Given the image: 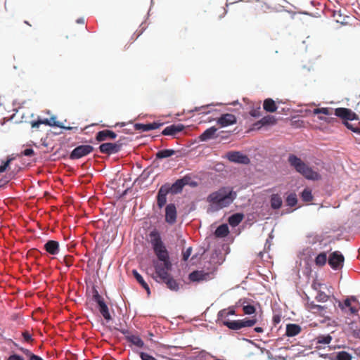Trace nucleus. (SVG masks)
<instances>
[{
	"instance_id": "obj_1",
	"label": "nucleus",
	"mask_w": 360,
	"mask_h": 360,
	"mask_svg": "<svg viewBox=\"0 0 360 360\" xmlns=\"http://www.w3.org/2000/svg\"><path fill=\"white\" fill-rule=\"evenodd\" d=\"M150 243L156 256L153 260V266L157 276L166 284L168 289L177 292L179 283L169 274L172 269V262L160 231L157 229L149 233Z\"/></svg>"
},
{
	"instance_id": "obj_2",
	"label": "nucleus",
	"mask_w": 360,
	"mask_h": 360,
	"mask_svg": "<svg viewBox=\"0 0 360 360\" xmlns=\"http://www.w3.org/2000/svg\"><path fill=\"white\" fill-rule=\"evenodd\" d=\"M236 198L237 193L232 187L222 186L207 195L206 200L209 206L207 212L213 213L227 207Z\"/></svg>"
},
{
	"instance_id": "obj_3",
	"label": "nucleus",
	"mask_w": 360,
	"mask_h": 360,
	"mask_svg": "<svg viewBox=\"0 0 360 360\" xmlns=\"http://www.w3.org/2000/svg\"><path fill=\"white\" fill-rule=\"evenodd\" d=\"M288 162L292 168L303 176L306 179L310 181H318L321 179V176L296 155L290 153L288 157Z\"/></svg>"
},
{
	"instance_id": "obj_4",
	"label": "nucleus",
	"mask_w": 360,
	"mask_h": 360,
	"mask_svg": "<svg viewBox=\"0 0 360 360\" xmlns=\"http://www.w3.org/2000/svg\"><path fill=\"white\" fill-rule=\"evenodd\" d=\"M92 300L96 303L99 312L106 322L110 321L112 320V316L110 313L109 308L95 286L92 288Z\"/></svg>"
},
{
	"instance_id": "obj_5",
	"label": "nucleus",
	"mask_w": 360,
	"mask_h": 360,
	"mask_svg": "<svg viewBox=\"0 0 360 360\" xmlns=\"http://www.w3.org/2000/svg\"><path fill=\"white\" fill-rule=\"evenodd\" d=\"M92 300L96 303L99 312L106 322L110 321L112 320V316L110 313L109 308L95 286L92 288Z\"/></svg>"
},
{
	"instance_id": "obj_6",
	"label": "nucleus",
	"mask_w": 360,
	"mask_h": 360,
	"mask_svg": "<svg viewBox=\"0 0 360 360\" xmlns=\"http://www.w3.org/2000/svg\"><path fill=\"white\" fill-rule=\"evenodd\" d=\"M307 243L309 246L303 250L302 255L309 258L314 256L318 250H321L326 245V243H323V240L318 236L309 237Z\"/></svg>"
},
{
	"instance_id": "obj_7",
	"label": "nucleus",
	"mask_w": 360,
	"mask_h": 360,
	"mask_svg": "<svg viewBox=\"0 0 360 360\" xmlns=\"http://www.w3.org/2000/svg\"><path fill=\"white\" fill-rule=\"evenodd\" d=\"M94 150V146L89 144H81L76 146L70 153L69 158L70 160H79L82 158L91 153H92Z\"/></svg>"
},
{
	"instance_id": "obj_8",
	"label": "nucleus",
	"mask_w": 360,
	"mask_h": 360,
	"mask_svg": "<svg viewBox=\"0 0 360 360\" xmlns=\"http://www.w3.org/2000/svg\"><path fill=\"white\" fill-rule=\"evenodd\" d=\"M225 158H226L229 162L240 164V165H249L250 162V160L249 157L238 150H231L226 153Z\"/></svg>"
},
{
	"instance_id": "obj_9",
	"label": "nucleus",
	"mask_w": 360,
	"mask_h": 360,
	"mask_svg": "<svg viewBox=\"0 0 360 360\" xmlns=\"http://www.w3.org/2000/svg\"><path fill=\"white\" fill-rule=\"evenodd\" d=\"M345 257L340 251H334L329 255L328 263L333 270H338L343 267Z\"/></svg>"
},
{
	"instance_id": "obj_10",
	"label": "nucleus",
	"mask_w": 360,
	"mask_h": 360,
	"mask_svg": "<svg viewBox=\"0 0 360 360\" xmlns=\"http://www.w3.org/2000/svg\"><path fill=\"white\" fill-rule=\"evenodd\" d=\"M99 151L108 155L116 154L120 151V143L105 142L100 144L98 146Z\"/></svg>"
},
{
	"instance_id": "obj_11",
	"label": "nucleus",
	"mask_w": 360,
	"mask_h": 360,
	"mask_svg": "<svg viewBox=\"0 0 360 360\" xmlns=\"http://www.w3.org/2000/svg\"><path fill=\"white\" fill-rule=\"evenodd\" d=\"M177 210L175 204L169 203L165 206V221L174 224L176 221Z\"/></svg>"
},
{
	"instance_id": "obj_12",
	"label": "nucleus",
	"mask_w": 360,
	"mask_h": 360,
	"mask_svg": "<svg viewBox=\"0 0 360 360\" xmlns=\"http://www.w3.org/2000/svg\"><path fill=\"white\" fill-rule=\"evenodd\" d=\"M164 125V122H160L159 121H155L149 123H136L134 125V127L137 131H149L151 130L159 129L160 127Z\"/></svg>"
},
{
	"instance_id": "obj_13",
	"label": "nucleus",
	"mask_w": 360,
	"mask_h": 360,
	"mask_svg": "<svg viewBox=\"0 0 360 360\" xmlns=\"http://www.w3.org/2000/svg\"><path fill=\"white\" fill-rule=\"evenodd\" d=\"M117 136V135L114 131L104 129L96 132L95 139L97 142H103L107 140H115Z\"/></svg>"
},
{
	"instance_id": "obj_14",
	"label": "nucleus",
	"mask_w": 360,
	"mask_h": 360,
	"mask_svg": "<svg viewBox=\"0 0 360 360\" xmlns=\"http://www.w3.org/2000/svg\"><path fill=\"white\" fill-rule=\"evenodd\" d=\"M186 128L183 124H172L166 127L161 132L163 136H175L176 134L182 131Z\"/></svg>"
},
{
	"instance_id": "obj_15",
	"label": "nucleus",
	"mask_w": 360,
	"mask_h": 360,
	"mask_svg": "<svg viewBox=\"0 0 360 360\" xmlns=\"http://www.w3.org/2000/svg\"><path fill=\"white\" fill-rule=\"evenodd\" d=\"M169 193H170L167 190V186L162 184L158 191L156 195L157 205L160 209H162L164 206H165L167 203V195Z\"/></svg>"
},
{
	"instance_id": "obj_16",
	"label": "nucleus",
	"mask_w": 360,
	"mask_h": 360,
	"mask_svg": "<svg viewBox=\"0 0 360 360\" xmlns=\"http://www.w3.org/2000/svg\"><path fill=\"white\" fill-rule=\"evenodd\" d=\"M236 117L231 113L222 114L217 121V124L223 127L236 124Z\"/></svg>"
},
{
	"instance_id": "obj_17",
	"label": "nucleus",
	"mask_w": 360,
	"mask_h": 360,
	"mask_svg": "<svg viewBox=\"0 0 360 360\" xmlns=\"http://www.w3.org/2000/svg\"><path fill=\"white\" fill-rule=\"evenodd\" d=\"M210 274L204 271L194 270L188 274V279L192 282L207 281L210 278Z\"/></svg>"
},
{
	"instance_id": "obj_18",
	"label": "nucleus",
	"mask_w": 360,
	"mask_h": 360,
	"mask_svg": "<svg viewBox=\"0 0 360 360\" xmlns=\"http://www.w3.org/2000/svg\"><path fill=\"white\" fill-rule=\"evenodd\" d=\"M44 248L48 254L56 255L60 252V244L57 240H49L44 243Z\"/></svg>"
},
{
	"instance_id": "obj_19",
	"label": "nucleus",
	"mask_w": 360,
	"mask_h": 360,
	"mask_svg": "<svg viewBox=\"0 0 360 360\" xmlns=\"http://www.w3.org/2000/svg\"><path fill=\"white\" fill-rule=\"evenodd\" d=\"M217 131V128L214 126L207 128L199 136L200 141L206 142L217 137V135H216Z\"/></svg>"
},
{
	"instance_id": "obj_20",
	"label": "nucleus",
	"mask_w": 360,
	"mask_h": 360,
	"mask_svg": "<svg viewBox=\"0 0 360 360\" xmlns=\"http://www.w3.org/2000/svg\"><path fill=\"white\" fill-rule=\"evenodd\" d=\"M164 185L167 186V188L169 191V193L174 195L180 193L183 191V188H184L181 178L176 179L171 185L168 183H165L164 184Z\"/></svg>"
},
{
	"instance_id": "obj_21",
	"label": "nucleus",
	"mask_w": 360,
	"mask_h": 360,
	"mask_svg": "<svg viewBox=\"0 0 360 360\" xmlns=\"http://www.w3.org/2000/svg\"><path fill=\"white\" fill-rule=\"evenodd\" d=\"M302 330L301 326L297 323H288L286 325L285 335L287 337H295Z\"/></svg>"
},
{
	"instance_id": "obj_22",
	"label": "nucleus",
	"mask_w": 360,
	"mask_h": 360,
	"mask_svg": "<svg viewBox=\"0 0 360 360\" xmlns=\"http://www.w3.org/2000/svg\"><path fill=\"white\" fill-rule=\"evenodd\" d=\"M132 275L134 278L136 279V281L141 285V286L146 290L147 292L148 295H150V289L148 285V284L145 281L143 276L139 273V271L136 269H133Z\"/></svg>"
},
{
	"instance_id": "obj_23",
	"label": "nucleus",
	"mask_w": 360,
	"mask_h": 360,
	"mask_svg": "<svg viewBox=\"0 0 360 360\" xmlns=\"http://www.w3.org/2000/svg\"><path fill=\"white\" fill-rule=\"evenodd\" d=\"M244 219V214L242 212H236L231 214L228 218V222L231 227H236Z\"/></svg>"
},
{
	"instance_id": "obj_24",
	"label": "nucleus",
	"mask_w": 360,
	"mask_h": 360,
	"mask_svg": "<svg viewBox=\"0 0 360 360\" xmlns=\"http://www.w3.org/2000/svg\"><path fill=\"white\" fill-rule=\"evenodd\" d=\"M229 232L230 231L228 224L224 223L217 227L214 234L216 238H223L226 237Z\"/></svg>"
},
{
	"instance_id": "obj_25",
	"label": "nucleus",
	"mask_w": 360,
	"mask_h": 360,
	"mask_svg": "<svg viewBox=\"0 0 360 360\" xmlns=\"http://www.w3.org/2000/svg\"><path fill=\"white\" fill-rule=\"evenodd\" d=\"M125 339L131 345H134L139 348H143L145 346L143 340L138 335H128L125 336Z\"/></svg>"
},
{
	"instance_id": "obj_26",
	"label": "nucleus",
	"mask_w": 360,
	"mask_h": 360,
	"mask_svg": "<svg viewBox=\"0 0 360 360\" xmlns=\"http://www.w3.org/2000/svg\"><path fill=\"white\" fill-rule=\"evenodd\" d=\"M222 325L225 326L230 330H238L242 328L241 320H229L226 319L222 321Z\"/></svg>"
},
{
	"instance_id": "obj_27",
	"label": "nucleus",
	"mask_w": 360,
	"mask_h": 360,
	"mask_svg": "<svg viewBox=\"0 0 360 360\" xmlns=\"http://www.w3.org/2000/svg\"><path fill=\"white\" fill-rule=\"evenodd\" d=\"M263 109L268 112H274L277 110L278 106L274 100L268 98L264 100Z\"/></svg>"
},
{
	"instance_id": "obj_28",
	"label": "nucleus",
	"mask_w": 360,
	"mask_h": 360,
	"mask_svg": "<svg viewBox=\"0 0 360 360\" xmlns=\"http://www.w3.org/2000/svg\"><path fill=\"white\" fill-rule=\"evenodd\" d=\"M176 153V151L172 148L159 150L155 154V159L162 160L165 158H168L175 155Z\"/></svg>"
},
{
	"instance_id": "obj_29",
	"label": "nucleus",
	"mask_w": 360,
	"mask_h": 360,
	"mask_svg": "<svg viewBox=\"0 0 360 360\" xmlns=\"http://www.w3.org/2000/svg\"><path fill=\"white\" fill-rule=\"evenodd\" d=\"M271 207L273 210H278L282 207L283 200L281 197L278 194H272L270 197Z\"/></svg>"
},
{
	"instance_id": "obj_30",
	"label": "nucleus",
	"mask_w": 360,
	"mask_h": 360,
	"mask_svg": "<svg viewBox=\"0 0 360 360\" xmlns=\"http://www.w3.org/2000/svg\"><path fill=\"white\" fill-rule=\"evenodd\" d=\"M330 360H352V356L346 351H340L329 357Z\"/></svg>"
},
{
	"instance_id": "obj_31",
	"label": "nucleus",
	"mask_w": 360,
	"mask_h": 360,
	"mask_svg": "<svg viewBox=\"0 0 360 360\" xmlns=\"http://www.w3.org/2000/svg\"><path fill=\"white\" fill-rule=\"evenodd\" d=\"M221 105V103L214 104L212 103L204 105H202L200 107H195L193 109L189 110V112L193 113V112L202 111L200 113L207 115V114H209L211 112V110H207V108H209L210 106H215V105Z\"/></svg>"
},
{
	"instance_id": "obj_32",
	"label": "nucleus",
	"mask_w": 360,
	"mask_h": 360,
	"mask_svg": "<svg viewBox=\"0 0 360 360\" xmlns=\"http://www.w3.org/2000/svg\"><path fill=\"white\" fill-rule=\"evenodd\" d=\"M184 186H189L191 188H195L198 186V183L196 181L192 179V176L190 174H187L184 176L181 177Z\"/></svg>"
},
{
	"instance_id": "obj_33",
	"label": "nucleus",
	"mask_w": 360,
	"mask_h": 360,
	"mask_svg": "<svg viewBox=\"0 0 360 360\" xmlns=\"http://www.w3.org/2000/svg\"><path fill=\"white\" fill-rule=\"evenodd\" d=\"M259 123L262 126H272L276 123V119L274 115H269L263 117Z\"/></svg>"
},
{
	"instance_id": "obj_34",
	"label": "nucleus",
	"mask_w": 360,
	"mask_h": 360,
	"mask_svg": "<svg viewBox=\"0 0 360 360\" xmlns=\"http://www.w3.org/2000/svg\"><path fill=\"white\" fill-rule=\"evenodd\" d=\"M253 301L250 299H249V302H246V303L244 304L243 307V311L245 314L246 315H252L255 314L256 312V308L252 304Z\"/></svg>"
},
{
	"instance_id": "obj_35",
	"label": "nucleus",
	"mask_w": 360,
	"mask_h": 360,
	"mask_svg": "<svg viewBox=\"0 0 360 360\" xmlns=\"http://www.w3.org/2000/svg\"><path fill=\"white\" fill-rule=\"evenodd\" d=\"M328 259H327V254L326 252H321L315 257V264L317 266H322L325 265Z\"/></svg>"
},
{
	"instance_id": "obj_36",
	"label": "nucleus",
	"mask_w": 360,
	"mask_h": 360,
	"mask_svg": "<svg viewBox=\"0 0 360 360\" xmlns=\"http://www.w3.org/2000/svg\"><path fill=\"white\" fill-rule=\"evenodd\" d=\"M297 197L296 193H290L285 198L286 205L290 207H295L297 204Z\"/></svg>"
},
{
	"instance_id": "obj_37",
	"label": "nucleus",
	"mask_w": 360,
	"mask_h": 360,
	"mask_svg": "<svg viewBox=\"0 0 360 360\" xmlns=\"http://www.w3.org/2000/svg\"><path fill=\"white\" fill-rule=\"evenodd\" d=\"M348 110H349V108H335L334 115L336 117L342 119V121H347Z\"/></svg>"
},
{
	"instance_id": "obj_38",
	"label": "nucleus",
	"mask_w": 360,
	"mask_h": 360,
	"mask_svg": "<svg viewBox=\"0 0 360 360\" xmlns=\"http://www.w3.org/2000/svg\"><path fill=\"white\" fill-rule=\"evenodd\" d=\"M333 338L330 334L326 335H319L316 338V344H322V345H328L330 343Z\"/></svg>"
},
{
	"instance_id": "obj_39",
	"label": "nucleus",
	"mask_w": 360,
	"mask_h": 360,
	"mask_svg": "<svg viewBox=\"0 0 360 360\" xmlns=\"http://www.w3.org/2000/svg\"><path fill=\"white\" fill-rule=\"evenodd\" d=\"M300 197L304 202H309L313 200L311 191L308 188H304L300 193Z\"/></svg>"
},
{
	"instance_id": "obj_40",
	"label": "nucleus",
	"mask_w": 360,
	"mask_h": 360,
	"mask_svg": "<svg viewBox=\"0 0 360 360\" xmlns=\"http://www.w3.org/2000/svg\"><path fill=\"white\" fill-rule=\"evenodd\" d=\"M308 307L310 309V310H313L314 311H319L321 313V316H324V314H322V311L323 310H325V309H326L325 306L316 304L314 303V301H311V302H308Z\"/></svg>"
},
{
	"instance_id": "obj_41",
	"label": "nucleus",
	"mask_w": 360,
	"mask_h": 360,
	"mask_svg": "<svg viewBox=\"0 0 360 360\" xmlns=\"http://www.w3.org/2000/svg\"><path fill=\"white\" fill-rule=\"evenodd\" d=\"M241 320L242 328L245 327H252L255 325L257 320V319H243Z\"/></svg>"
},
{
	"instance_id": "obj_42",
	"label": "nucleus",
	"mask_w": 360,
	"mask_h": 360,
	"mask_svg": "<svg viewBox=\"0 0 360 360\" xmlns=\"http://www.w3.org/2000/svg\"><path fill=\"white\" fill-rule=\"evenodd\" d=\"M133 352L139 354L141 360H157L153 356L146 352H139L135 349H133Z\"/></svg>"
},
{
	"instance_id": "obj_43",
	"label": "nucleus",
	"mask_w": 360,
	"mask_h": 360,
	"mask_svg": "<svg viewBox=\"0 0 360 360\" xmlns=\"http://www.w3.org/2000/svg\"><path fill=\"white\" fill-rule=\"evenodd\" d=\"M227 316H229L227 314L226 309H223L219 311L217 313V322L222 324V321L224 320H226V317H227Z\"/></svg>"
},
{
	"instance_id": "obj_44",
	"label": "nucleus",
	"mask_w": 360,
	"mask_h": 360,
	"mask_svg": "<svg viewBox=\"0 0 360 360\" xmlns=\"http://www.w3.org/2000/svg\"><path fill=\"white\" fill-rule=\"evenodd\" d=\"M315 299L319 302H325L328 299V295H327L324 292L321 290H317V294L315 297Z\"/></svg>"
},
{
	"instance_id": "obj_45",
	"label": "nucleus",
	"mask_w": 360,
	"mask_h": 360,
	"mask_svg": "<svg viewBox=\"0 0 360 360\" xmlns=\"http://www.w3.org/2000/svg\"><path fill=\"white\" fill-rule=\"evenodd\" d=\"M13 158L11 157H8L7 160L5 161H2L0 165V174L3 173L6 170V169L9 167L11 162L13 161Z\"/></svg>"
},
{
	"instance_id": "obj_46",
	"label": "nucleus",
	"mask_w": 360,
	"mask_h": 360,
	"mask_svg": "<svg viewBox=\"0 0 360 360\" xmlns=\"http://www.w3.org/2000/svg\"><path fill=\"white\" fill-rule=\"evenodd\" d=\"M338 306L342 311H345L347 307L349 308L351 306L350 298L349 297H347L342 302L338 301Z\"/></svg>"
},
{
	"instance_id": "obj_47",
	"label": "nucleus",
	"mask_w": 360,
	"mask_h": 360,
	"mask_svg": "<svg viewBox=\"0 0 360 360\" xmlns=\"http://www.w3.org/2000/svg\"><path fill=\"white\" fill-rule=\"evenodd\" d=\"M74 258L72 255H65L63 258V263L65 264L68 267H70L73 264Z\"/></svg>"
},
{
	"instance_id": "obj_48",
	"label": "nucleus",
	"mask_w": 360,
	"mask_h": 360,
	"mask_svg": "<svg viewBox=\"0 0 360 360\" xmlns=\"http://www.w3.org/2000/svg\"><path fill=\"white\" fill-rule=\"evenodd\" d=\"M359 116L353 112L351 109L349 108L348 112H347V121H354V120H358Z\"/></svg>"
},
{
	"instance_id": "obj_49",
	"label": "nucleus",
	"mask_w": 360,
	"mask_h": 360,
	"mask_svg": "<svg viewBox=\"0 0 360 360\" xmlns=\"http://www.w3.org/2000/svg\"><path fill=\"white\" fill-rule=\"evenodd\" d=\"M191 252H192V248L191 247H188L185 251H184L182 252V260L184 262H186L189 257L191 256Z\"/></svg>"
},
{
	"instance_id": "obj_50",
	"label": "nucleus",
	"mask_w": 360,
	"mask_h": 360,
	"mask_svg": "<svg viewBox=\"0 0 360 360\" xmlns=\"http://www.w3.org/2000/svg\"><path fill=\"white\" fill-rule=\"evenodd\" d=\"M49 120H51V124H53V123L54 124H58V125H49V127H63V123L56 120V115H52L49 119Z\"/></svg>"
},
{
	"instance_id": "obj_51",
	"label": "nucleus",
	"mask_w": 360,
	"mask_h": 360,
	"mask_svg": "<svg viewBox=\"0 0 360 360\" xmlns=\"http://www.w3.org/2000/svg\"><path fill=\"white\" fill-rule=\"evenodd\" d=\"M246 302H249V299L248 298H240V300H238L235 305H233L236 308H239V307H241L243 309L244 304L246 303Z\"/></svg>"
},
{
	"instance_id": "obj_52",
	"label": "nucleus",
	"mask_w": 360,
	"mask_h": 360,
	"mask_svg": "<svg viewBox=\"0 0 360 360\" xmlns=\"http://www.w3.org/2000/svg\"><path fill=\"white\" fill-rule=\"evenodd\" d=\"M16 347H18V349L20 350L24 354H25L27 356H28L29 359H30L32 358V355H35L34 353H32L28 349H26L24 347H19L17 345H16Z\"/></svg>"
},
{
	"instance_id": "obj_53",
	"label": "nucleus",
	"mask_w": 360,
	"mask_h": 360,
	"mask_svg": "<svg viewBox=\"0 0 360 360\" xmlns=\"http://www.w3.org/2000/svg\"><path fill=\"white\" fill-rule=\"evenodd\" d=\"M22 154L27 157H31L34 155V151L32 148H26L22 150Z\"/></svg>"
},
{
	"instance_id": "obj_54",
	"label": "nucleus",
	"mask_w": 360,
	"mask_h": 360,
	"mask_svg": "<svg viewBox=\"0 0 360 360\" xmlns=\"http://www.w3.org/2000/svg\"><path fill=\"white\" fill-rule=\"evenodd\" d=\"M22 336L25 342H30L32 340V335L27 330L23 331L22 333Z\"/></svg>"
},
{
	"instance_id": "obj_55",
	"label": "nucleus",
	"mask_w": 360,
	"mask_h": 360,
	"mask_svg": "<svg viewBox=\"0 0 360 360\" xmlns=\"http://www.w3.org/2000/svg\"><path fill=\"white\" fill-rule=\"evenodd\" d=\"M6 360H25L23 356L20 354L13 353L11 354Z\"/></svg>"
},
{
	"instance_id": "obj_56",
	"label": "nucleus",
	"mask_w": 360,
	"mask_h": 360,
	"mask_svg": "<svg viewBox=\"0 0 360 360\" xmlns=\"http://www.w3.org/2000/svg\"><path fill=\"white\" fill-rule=\"evenodd\" d=\"M129 141V138L126 136H121L120 139L116 141L115 143H120V150L122 149V146L127 143V142Z\"/></svg>"
},
{
	"instance_id": "obj_57",
	"label": "nucleus",
	"mask_w": 360,
	"mask_h": 360,
	"mask_svg": "<svg viewBox=\"0 0 360 360\" xmlns=\"http://www.w3.org/2000/svg\"><path fill=\"white\" fill-rule=\"evenodd\" d=\"M236 308L233 305L229 307L226 309L228 316H236L237 314H236Z\"/></svg>"
},
{
	"instance_id": "obj_58",
	"label": "nucleus",
	"mask_w": 360,
	"mask_h": 360,
	"mask_svg": "<svg viewBox=\"0 0 360 360\" xmlns=\"http://www.w3.org/2000/svg\"><path fill=\"white\" fill-rule=\"evenodd\" d=\"M39 120H40V123L41 124H45V125H47V126H49V125H58V124H51V120H49V118H41L39 117Z\"/></svg>"
},
{
	"instance_id": "obj_59",
	"label": "nucleus",
	"mask_w": 360,
	"mask_h": 360,
	"mask_svg": "<svg viewBox=\"0 0 360 360\" xmlns=\"http://www.w3.org/2000/svg\"><path fill=\"white\" fill-rule=\"evenodd\" d=\"M30 124L32 128H39L41 125L39 117H38L37 120L31 121Z\"/></svg>"
},
{
	"instance_id": "obj_60",
	"label": "nucleus",
	"mask_w": 360,
	"mask_h": 360,
	"mask_svg": "<svg viewBox=\"0 0 360 360\" xmlns=\"http://www.w3.org/2000/svg\"><path fill=\"white\" fill-rule=\"evenodd\" d=\"M281 316L278 314H275L273 316L272 321L274 326L278 324L281 322Z\"/></svg>"
},
{
	"instance_id": "obj_61",
	"label": "nucleus",
	"mask_w": 360,
	"mask_h": 360,
	"mask_svg": "<svg viewBox=\"0 0 360 360\" xmlns=\"http://www.w3.org/2000/svg\"><path fill=\"white\" fill-rule=\"evenodd\" d=\"M321 114L325 115H330V111L329 108H321Z\"/></svg>"
},
{
	"instance_id": "obj_62",
	"label": "nucleus",
	"mask_w": 360,
	"mask_h": 360,
	"mask_svg": "<svg viewBox=\"0 0 360 360\" xmlns=\"http://www.w3.org/2000/svg\"><path fill=\"white\" fill-rule=\"evenodd\" d=\"M259 108L258 110H252L250 112V115L254 117H258L260 116V113L259 111Z\"/></svg>"
},
{
	"instance_id": "obj_63",
	"label": "nucleus",
	"mask_w": 360,
	"mask_h": 360,
	"mask_svg": "<svg viewBox=\"0 0 360 360\" xmlns=\"http://www.w3.org/2000/svg\"><path fill=\"white\" fill-rule=\"evenodd\" d=\"M342 124L347 127V129L351 130L352 131H353L354 126L349 123L348 121H342Z\"/></svg>"
},
{
	"instance_id": "obj_64",
	"label": "nucleus",
	"mask_w": 360,
	"mask_h": 360,
	"mask_svg": "<svg viewBox=\"0 0 360 360\" xmlns=\"http://www.w3.org/2000/svg\"><path fill=\"white\" fill-rule=\"evenodd\" d=\"M352 335L355 338L360 339V329L353 330Z\"/></svg>"
}]
</instances>
